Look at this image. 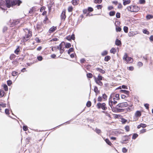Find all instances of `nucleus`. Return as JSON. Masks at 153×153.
Segmentation results:
<instances>
[{"instance_id":"1","label":"nucleus","mask_w":153,"mask_h":153,"mask_svg":"<svg viewBox=\"0 0 153 153\" xmlns=\"http://www.w3.org/2000/svg\"><path fill=\"white\" fill-rule=\"evenodd\" d=\"M25 30L28 31V33L26 34L25 36L23 37V40L24 42L28 40L32 36V31L27 28L25 29Z\"/></svg>"},{"instance_id":"2","label":"nucleus","mask_w":153,"mask_h":153,"mask_svg":"<svg viewBox=\"0 0 153 153\" xmlns=\"http://www.w3.org/2000/svg\"><path fill=\"white\" fill-rule=\"evenodd\" d=\"M96 106L99 109L102 108V110H105L107 109V107H106V104L105 103H101L99 102L97 103Z\"/></svg>"},{"instance_id":"3","label":"nucleus","mask_w":153,"mask_h":153,"mask_svg":"<svg viewBox=\"0 0 153 153\" xmlns=\"http://www.w3.org/2000/svg\"><path fill=\"white\" fill-rule=\"evenodd\" d=\"M43 23L41 22H39L37 23L36 28L39 32H41L43 30Z\"/></svg>"},{"instance_id":"4","label":"nucleus","mask_w":153,"mask_h":153,"mask_svg":"<svg viewBox=\"0 0 153 153\" xmlns=\"http://www.w3.org/2000/svg\"><path fill=\"white\" fill-rule=\"evenodd\" d=\"M128 105L126 102H123L120 103L117 105V106L120 108L126 107L128 106Z\"/></svg>"},{"instance_id":"5","label":"nucleus","mask_w":153,"mask_h":153,"mask_svg":"<svg viewBox=\"0 0 153 153\" xmlns=\"http://www.w3.org/2000/svg\"><path fill=\"white\" fill-rule=\"evenodd\" d=\"M6 6L9 8L11 6H13V1L12 0H5Z\"/></svg>"},{"instance_id":"6","label":"nucleus","mask_w":153,"mask_h":153,"mask_svg":"<svg viewBox=\"0 0 153 153\" xmlns=\"http://www.w3.org/2000/svg\"><path fill=\"white\" fill-rule=\"evenodd\" d=\"M112 97L111 96V95L109 99V105L110 106H113V105H115L117 103V102L116 101H112Z\"/></svg>"},{"instance_id":"7","label":"nucleus","mask_w":153,"mask_h":153,"mask_svg":"<svg viewBox=\"0 0 153 153\" xmlns=\"http://www.w3.org/2000/svg\"><path fill=\"white\" fill-rule=\"evenodd\" d=\"M13 1V5L15 6V5H17L19 6L22 3V1L20 0H12Z\"/></svg>"},{"instance_id":"8","label":"nucleus","mask_w":153,"mask_h":153,"mask_svg":"<svg viewBox=\"0 0 153 153\" xmlns=\"http://www.w3.org/2000/svg\"><path fill=\"white\" fill-rule=\"evenodd\" d=\"M140 8L138 6L136 5H133L131 12H137L140 10Z\"/></svg>"},{"instance_id":"9","label":"nucleus","mask_w":153,"mask_h":153,"mask_svg":"<svg viewBox=\"0 0 153 153\" xmlns=\"http://www.w3.org/2000/svg\"><path fill=\"white\" fill-rule=\"evenodd\" d=\"M65 11V10L62 11L61 15V18L62 20H64L66 18Z\"/></svg>"},{"instance_id":"10","label":"nucleus","mask_w":153,"mask_h":153,"mask_svg":"<svg viewBox=\"0 0 153 153\" xmlns=\"http://www.w3.org/2000/svg\"><path fill=\"white\" fill-rule=\"evenodd\" d=\"M57 29L56 27L53 26L51 27L49 30V32L50 33H51L54 32Z\"/></svg>"},{"instance_id":"11","label":"nucleus","mask_w":153,"mask_h":153,"mask_svg":"<svg viewBox=\"0 0 153 153\" xmlns=\"http://www.w3.org/2000/svg\"><path fill=\"white\" fill-rule=\"evenodd\" d=\"M20 22L19 20H13L12 23L11 25L12 26H14L18 24Z\"/></svg>"},{"instance_id":"12","label":"nucleus","mask_w":153,"mask_h":153,"mask_svg":"<svg viewBox=\"0 0 153 153\" xmlns=\"http://www.w3.org/2000/svg\"><path fill=\"white\" fill-rule=\"evenodd\" d=\"M94 80L96 83L100 86H102L103 85V83L101 81L97 80L96 77L94 76Z\"/></svg>"},{"instance_id":"13","label":"nucleus","mask_w":153,"mask_h":153,"mask_svg":"<svg viewBox=\"0 0 153 153\" xmlns=\"http://www.w3.org/2000/svg\"><path fill=\"white\" fill-rule=\"evenodd\" d=\"M71 2L74 5H77L79 4V0H72Z\"/></svg>"},{"instance_id":"14","label":"nucleus","mask_w":153,"mask_h":153,"mask_svg":"<svg viewBox=\"0 0 153 153\" xmlns=\"http://www.w3.org/2000/svg\"><path fill=\"white\" fill-rule=\"evenodd\" d=\"M92 129L94 130L97 134H98L100 135V134L101 133L102 131L100 129L98 128H97L95 129V130L94 129V128H92Z\"/></svg>"},{"instance_id":"15","label":"nucleus","mask_w":153,"mask_h":153,"mask_svg":"<svg viewBox=\"0 0 153 153\" xmlns=\"http://www.w3.org/2000/svg\"><path fill=\"white\" fill-rule=\"evenodd\" d=\"M115 44L116 45L120 46L121 45V42L120 40L117 39L115 41Z\"/></svg>"},{"instance_id":"16","label":"nucleus","mask_w":153,"mask_h":153,"mask_svg":"<svg viewBox=\"0 0 153 153\" xmlns=\"http://www.w3.org/2000/svg\"><path fill=\"white\" fill-rule=\"evenodd\" d=\"M120 92L121 93L125 94H126V95H128V96L129 95V94L130 92L129 91L126 90H121L120 91Z\"/></svg>"},{"instance_id":"17","label":"nucleus","mask_w":153,"mask_h":153,"mask_svg":"<svg viewBox=\"0 0 153 153\" xmlns=\"http://www.w3.org/2000/svg\"><path fill=\"white\" fill-rule=\"evenodd\" d=\"M135 115L136 117H140L141 115V112L140 111H137L135 113Z\"/></svg>"},{"instance_id":"18","label":"nucleus","mask_w":153,"mask_h":153,"mask_svg":"<svg viewBox=\"0 0 153 153\" xmlns=\"http://www.w3.org/2000/svg\"><path fill=\"white\" fill-rule=\"evenodd\" d=\"M110 107H111V110L113 112L115 113H117V110L118 107L117 106V105L115 107L113 106Z\"/></svg>"},{"instance_id":"19","label":"nucleus","mask_w":153,"mask_h":153,"mask_svg":"<svg viewBox=\"0 0 153 153\" xmlns=\"http://www.w3.org/2000/svg\"><path fill=\"white\" fill-rule=\"evenodd\" d=\"M96 70L102 74H104L105 73V70L100 68H96Z\"/></svg>"},{"instance_id":"20","label":"nucleus","mask_w":153,"mask_h":153,"mask_svg":"<svg viewBox=\"0 0 153 153\" xmlns=\"http://www.w3.org/2000/svg\"><path fill=\"white\" fill-rule=\"evenodd\" d=\"M126 61L127 63L130 62V63H131L133 62V59L131 57H128V58Z\"/></svg>"},{"instance_id":"21","label":"nucleus","mask_w":153,"mask_h":153,"mask_svg":"<svg viewBox=\"0 0 153 153\" xmlns=\"http://www.w3.org/2000/svg\"><path fill=\"white\" fill-rule=\"evenodd\" d=\"M119 107H117V113L119 112H124L125 109H123V108H119Z\"/></svg>"},{"instance_id":"22","label":"nucleus","mask_w":153,"mask_h":153,"mask_svg":"<svg viewBox=\"0 0 153 153\" xmlns=\"http://www.w3.org/2000/svg\"><path fill=\"white\" fill-rule=\"evenodd\" d=\"M130 2L131 1L130 0H125L123 2V4L125 6L129 4Z\"/></svg>"},{"instance_id":"23","label":"nucleus","mask_w":153,"mask_h":153,"mask_svg":"<svg viewBox=\"0 0 153 153\" xmlns=\"http://www.w3.org/2000/svg\"><path fill=\"white\" fill-rule=\"evenodd\" d=\"M105 140L107 144L109 146H111L112 143L108 138L105 139Z\"/></svg>"},{"instance_id":"24","label":"nucleus","mask_w":153,"mask_h":153,"mask_svg":"<svg viewBox=\"0 0 153 153\" xmlns=\"http://www.w3.org/2000/svg\"><path fill=\"white\" fill-rule=\"evenodd\" d=\"M4 94V92L3 90L0 89V97H2Z\"/></svg>"},{"instance_id":"25","label":"nucleus","mask_w":153,"mask_h":153,"mask_svg":"<svg viewBox=\"0 0 153 153\" xmlns=\"http://www.w3.org/2000/svg\"><path fill=\"white\" fill-rule=\"evenodd\" d=\"M146 18L147 19H150L153 18V16L151 14H148L146 16Z\"/></svg>"},{"instance_id":"26","label":"nucleus","mask_w":153,"mask_h":153,"mask_svg":"<svg viewBox=\"0 0 153 153\" xmlns=\"http://www.w3.org/2000/svg\"><path fill=\"white\" fill-rule=\"evenodd\" d=\"M94 91L96 94L100 93V91L98 90V88L97 86H95L94 88Z\"/></svg>"},{"instance_id":"27","label":"nucleus","mask_w":153,"mask_h":153,"mask_svg":"<svg viewBox=\"0 0 153 153\" xmlns=\"http://www.w3.org/2000/svg\"><path fill=\"white\" fill-rule=\"evenodd\" d=\"M111 59V57L109 56H107L105 57L104 60L106 62L108 61Z\"/></svg>"},{"instance_id":"28","label":"nucleus","mask_w":153,"mask_h":153,"mask_svg":"<svg viewBox=\"0 0 153 153\" xmlns=\"http://www.w3.org/2000/svg\"><path fill=\"white\" fill-rule=\"evenodd\" d=\"M123 138H125L124 139L123 138V141H126L129 140V138L128 137V135H126L124 136Z\"/></svg>"},{"instance_id":"29","label":"nucleus","mask_w":153,"mask_h":153,"mask_svg":"<svg viewBox=\"0 0 153 153\" xmlns=\"http://www.w3.org/2000/svg\"><path fill=\"white\" fill-rule=\"evenodd\" d=\"M110 53L114 54L116 52V49L114 48H113L110 50Z\"/></svg>"},{"instance_id":"30","label":"nucleus","mask_w":153,"mask_h":153,"mask_svg":"<svg viewBox=\"0 0 153 153\" xmlns=\"http://www.w3.org/2000/svg\"><path fill=\"white\" fill-rule=\"evenodd\" d=\"M103 78V77L102 76L100 75H99L97 77H96V79L97 80L101 81L102 80Z\"/></svg>"},{"instance_id":"31","label":"nucleus","mask_w":153,"mask_h":153,"mask_svg":"<svg viewBox=\"0 0 153 153\" xmlns=\"http://www.w3.org/2000/svg\"><path fill=\"white\" fill-rule=\"evenodd\" d=\"M71 45L70 43H67L65 45V48H68L71 47Z\"/></svg>"},{"instance_id":"32","label":"nucleus","mask_w":153,"mask_h":153,"mask_svg":"<svg viewBox=\"0 0 153 153\" xmlns=\"http://www.w3.org/2000/svg\"><path fill=\"white\" fill-rule=\"evenodd\" d=\"M74 51V48H70L68 51V54H70L71 52H73Z\"/></svg>"},{"instance_id":"33","label":"nucleus","mask_w":153,"mask_h":153,"mask_svg":"<svg viewBox=\"0 0 153 153\" xmlns=\"http://www.w3.org/2000/svg\"><path fill=\"white\" fill-rule=\"evenodd\" d=\"M138 135L137 133H134L133 134L132 137V139L134 140L138 136Z\"/></svg>"},{"instance_id":"34","label":"nucleus","mask_w":153,"mask_h":153,"mask_svg":"<svg viewBox=\"0 0 153 153\" xmlns=\"http://www.w3.org/2000/svg\"><path fill=\"white\" fill-rule=\"evenodd\" d=\"M87 10L88 12L89 13L92 12L94 10L93 8L92 7H88V8Z\"/></svg>"},{"instance_id":"35","label":"nucleus","mask_w":153,"mask_h":153,"mask_svg":"<svg viewBox=\"0 0 153 153\" xmlns=\"http://www.w3.org/2000/svg\"><path fill=\"white\" fill-rule=\"evenodd\" d=\"M115 12L114 11H110L109 13V15L110 16H113L115 15Z\"/></svg>"},{"instance_id":"36","label":"nucleus","mask_w":153,"mask_h":153,"mask_svg":"<svg viewBox=\"0 0 153 153\" xmlns=\"http://www.w3.org/2000/svg\"><path fill=\"white\" fill-rule=\"evenodd\" d=\"M108 52L106 51L105 50L102 53H101V55L104 56L108 54Z\"/></svg>"},{"instance_id":"37","label":"nucleus","mask_w":153,"mask_h":153,"mask_svg":"<svg viewBox=\"0 0 153 153\" xmlns=\"http://www.w3.org/2000/svg\"><path fill=\"white\" fill-rule=\"evenodd\" d=\"M87 76L88 78H91L93 77V75L91 73H88L87 74Z\"/></svg>"},{"instance_id":"38","label":"nucleus","mask_w":153,"mask_h":153,"mask_svg":"<svg viewBox=\"0 0 153 153\" xmlns=\"http://www.w3.org/2000/svg\"><path fill=\"white\" fill-rule=\"evenodd\" d=\"M123 30L124 32L126 33H127L128 31V28L126 26H125L123 27Z\"/></svg>"},{"instance_id":"39","label":"nucleus","mask_w":153,"mask_h":153,"mask_svg":"<svg viewBox=\"0 0 153 153\" xmlns=\"http://www.w3.org/2000/svg\"><path fill=\"white\" fill-rule=\"evenodd\" d=\"M94 2L95 4H100L102 3V0H94Z\"/></svg>"},{"instance_id":"40","label":"nucleus","mask_w":153,"mask_h":153,"mask_svg":"<svg viewBox=\"0 0 153 153\" xmlns=\"http://www.w3.org/2000/svg\"><path fill=\"white\" fill-rule=\"evenodd\" d=\"M132 6L133 5L128 6L127 7L126 9H127L128 11H129L131 12V11H132Z\"/></svg>"},{"instance_id":"41","label":"nucleus","mask_w":153,"mask_h":153,"mask_svg":"<svg viewBox=\"0 0 153 153\" xmlns=\"http://www.w3.org/2000/svg\"><path fill=\"white\" fill-rule=\"evenodd\" d=\"M102 97L104 100H106L107 99V96L105 94H102Z\"/></svg>"},{"instance_id":"42","label":"nucleus","mask_w":153,"mask_h":153,"mask_svg":"<svg viewBox=\"0 0 153 153\" xmlns=\"http://www.w3.org/2000/svg\"><path fill=\"white\" fill-rule=\"evenodd\" d=\"M128 55L127 53H125L123 57V59L125 61H126L128 58Z\"/></svg>"},{"instance_id":"43","label":"nucleus","mask_w":153,"mask_h":153,"mask_svg":"<svg viewBox=\"0 0 153 153\" xmlns=\"http://www.w3.org/2000/svg\"><path fill=\"white\" fill-rule=\"evenodd\" d=\"M12 75L13 76H15L18 75V73L16 71H13L12 72Z\"/></svg>"},{"instance_id":"44","label":"nucleus","mask_w":153,"mask_h":153,"mask_svg":"<svg viewBox=\"0 0 153 153\" xmlns=\"http://www.w3.org/2000/svg\"><path fill=\"white\" fill-rule=\"evenodd\" d=\"M70 121H67L66 122H65V123H62L61 125H59V126H58L54 128H53V129H54V128H58V127H59L60 126H62V125L63 124L65 123H67V124H69L70 123Z\"/></svg>"},{"instance_id":"45","label":"nucleus","mask_w":153,"mask_h":153,"mask_svg":"<svg viewBox=\"0 0 153 153\" xmlns=\"http://www.w3.org/2000/svg\"><path fill=\"white\" fill-rule=\"evenodd\" d=\"M3 88L5 91H7L8 90V88L7 85L6 84L3 85Z\"/></svg>"},{"instance_id":"46","label":"nucleus","mask_w":153,"mask_h":153,"mask_svg":"<svg viewBox=\"0 0 153 153\" xmlns=\"http://www.w3.org/2000/svg\"><path fill=\"white\" fill-rule=\"evenodd\" d=\"M15 56H16L14 54H11L10 56V59L11 60H13L15 58Z\"/></svg>"},{"instance_id":"47","label":"nucleus","mask_w":153,"mask_h":153,"mask_svg":"<svg viewBox=\"0 0 153 153\" xmlns=\"http://www.w3.org/2000/svg\"><path fill=\"white\" fill-rule=\"evenodd\" d=\"M7 84L8 86H10L12 83V81L10 80H8L7 81Z\"/></svg>"},{"instance_id":"48","label":"nucleus","mask_w":153,"mask_h":153,"mask_svg":"<svg viewBox=\"0 0 153 153\" xmlns=\"http://www.w3.org/2000/svg\"><path fill=\"white\" fill-rule=\"evenodd\" d=\"M37 59L39 61H41L43 59V58L41 56H39L37 57Z\"/></svg>"},{"instance_id":"49","label":"nucleus","mask_w":153,"mask_h":153,"mask_svg":"<svg viewBox=\"0 0 153 153\" xmlns=\"http://www.w3.org/2000/svg\"><path fill=\"white\" fill-rule=\"evenodd\" d=\"M91 103L90 101H88L86 103V106L88 107H89L91 106Z\"/></svg>"},{"instance_id":"50","label":"nucleus","mask_w":153,"mask_h":153,"mask_svg":"<svg viewBox=\"0 0 153 153\" xmlns=\"http://www.w3.org/2000/svg\"><path fill=\"white\" fill-rule=\"evenodd\" d=\"M83 15H81L79 18L78 21L79 22H81L82 21V19L83 18Z\"/></svg>"},{"instance_id":"51","label":"nucleus","mask_w":153,"mask_h":153,"mask_svg":"<svg viewBox=\"0 0 153 153\" xmlns=\"http://www.w3.org/2000/svg\"><path fill=\"white\" fill-rule=\"evenodd\" d=\"M116 31L117 32H120L121 30V28L120 27H117L116 26Z\"/></svg>"},{"instance_id":"52","label":"nucleus","mask_w":153,"mask_h":153,"mask_svg":"<svg viewBox=\"0 0 153 153\" xmlns=\"http://www.w3.org/2000/svg\"><path fill=\"white\" fill-rule=\"evenodd\" d=\"M121 122L123 124H125L127 121V120H126L124 118H122L121 119Z\"/></svg>"},{"instance_id":"53","label":"nucleus","mask_w":153,"mask_h":153,"mask_svg":"<svg viewBox=\"0 0 153 153\" xmlns=\"http://www.w3.org/2000/svg\"><path fill=\"white\" fill-rule=\"evenodd\" d=\"M22 129L25 131H27L28 129L27 127V126L24 125L23 126Z\"/></svg>"},{"instance_id":"54","label":"nucleus","mask_w":153,"mask_h":153,"mask_svg":"<svg viewBox=\"0 0 153 153\" xmlns=\"http://www.w3.org/2000/svg\"><path fill=\"white\" fill-rule=\"evenodd\" d=\"M143 33L146 34L148 35L149 34V32L146 29H144L143 30Z\"/></svg>"},{"instance_id":"55","label":"nucleus","mask_w":153,"mask_h":153,"mask_svg":"<svg viewBox=\"0 0 153 153\" xmlns=\"http://www.w3.org/2000/svg\"><path fill=\"white\" fill-rule=\"evenodd\" d=\"M19 51V47H18L15 50L14 52L16 54H18Z\"/></svg>"},{"instance_id":"56","label":"nucleus","mask_w":153,"mask_h":153,"mask_svg":"<svg viewBox=\"0 0 153 153\" xmlns=\"http://www.w3.org/2000/svg\"><path fill=\"white\" fill-rule=\"evenodd\" d=\"M144 106L146 109L149 110V104L148 103H146L144 104Z\"/></svg>"},{"instance_id":"57","label":"nucleus","mask_w":153,"mask_h":153,"mask_svg":"<svg viewBox=\"0 0 153 153\" xmlns=\"http://www.w3.org/2000/svg\"><path fill=\"white\" fill-rule=\"evenodd\" d=\"M119 96L120 95L118 94H117L115 95V97L116 98V100H119L120 99Z\"/></svg>"},{"instance_id":"58","label":"nucleus","mask_w":153,"mask_h":153,"mask_svg":"<svg viewBox=\"0 0 153 153\" xmlns=\"http://www.w3.org/2000/svg\"><path fill=\"white\" fill-rule=\"evenodd\" d=\"M116 16L117 18H120V13L117 12L116 14Z\"/></svg>"},{"instance_id":"59","label":"nucleus","mask_w":153,"mask_h":153,"mask_svg":"<svg viewBox=\"0 0 153 153\" xmlns=\"http://www.w3.org/2000/svg\"><path fill=\"white\" fill-rule=\"evenodd\" d=\"M63 43H64V45L65 44V43L64 42H62L59 45V46H60V48H64L63 46Z\"/></svg>"},{"instance_id":"60","label":"nucleus","mask_w":153,"mask_h":153,"mask_svg":"<svg viewBox=\"0 0 153 153\" xmlns=\"http://www.w3.org/2000/svg\"><path fill=\"white\" fill-rule=\"evenodd\" d=\"M145 0H139V3L140 4H143L145 3Z\"/></svg>"},{"instance_id":"61","label":"nucleus","mask_w":153,"mask_h":153,"mask_svg":"<svg viewBox=\"0 0 153 153\" xmlns=\"http://www.w3.org/2000/svg\"><path fill=\"white\" fill-rule=\"evenodd\" d=\"M125 130L127 131H129L130 130V128L129 126H126L125 128Z\"/></svg>"},{"instance_id":"62","label":"nucleus","mask_w":153,"mask_h":153,"mask_svg":"<svg viewBox=\"0 0 153 153\" xmlns=\"http://www.w3.org/2000/svg\"><path fill=\"white\" fill-rule=\"evenodd\" d=\"M73 7L72 6H70L68 8V11L69 12H71L73 10Z\"/></svg>"},{"instance_id":"63","label":"nucleus","mask_w":153,"mask_h":153,"mask_svg":"<svg viewBox=\"0 0 153 153\" xmlns=\"http://www.w3.org/2000/svg\"><path fill=\"white\" fill-rule=\"evenodd\" d=\"M134 32H130L128 33V36H131L134 35Z\"/></svg>"},{"instance_id":"64","label":"nucleus","mask_w":153,"mask_h":153,"mask_svg":"<svg viewBox=\"0 0 153 153\" xmlns=\"http://www.w3.org/2000/svg\"><path fill=\"white\" fill-rule=\"evenodd\" d=\"M9 111V110L8 109L6 108L5 110V113L6 114L9 115L10 114Z\"/></svg>"}]
</instances>
